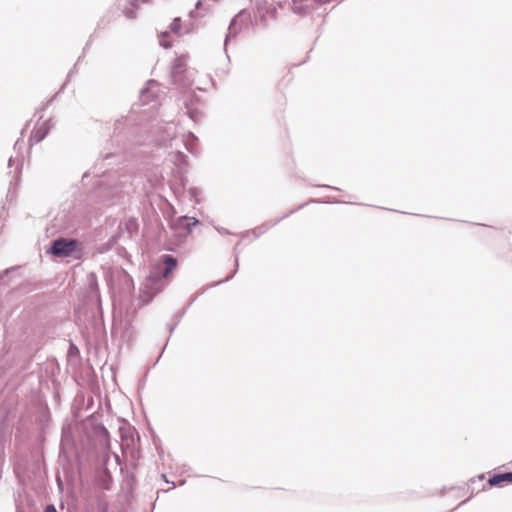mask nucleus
Masks as SVG:
<instances>
[{"mask_svg": "<svg viewBox=\"0 0 512 512\" xmlns=\"http://www.w3.org/2000/svg\"><path fill=\"white\" fill-rule=\"evenodd\" d=\"M47 253L58 258L70 257L74 260H81L84 254V246L77 239L59 237L51 241Z\"/></svg>", "mask_w": 512, "mask_h": 512, "instance_id": "f257e3e1", "label": "nucleus"}, {"mask_svg": "<svg viewBox=\"0 0 512 512\" xmlns=\"http://www.w3.org/2000/svg\"><path fill=\"white\" fill-rule=\"evenodd\" d=\"M164 279L158 270L151 271L146 277L140 289V299L143 303H149L153 297L164 288Z\"/></svg>", "mask_w": 512, "mask_h": 512, "instance_id": "f03ea898", "label": "nucleus"}, {"mask_svg": "<svg viewBox=\"0 0 512 512\" xmlns=\"http://www.w3.org/2000/svg\"><path fill=\"white\" fill-rule=\"evenodd\" d=\"M193 75V71L187 68L185 56H180L174 60L171 78L175 85L179 87L190 86L193 82Z\"/></svg>", "mask_w": 512, "mask_h": 512, "instance_id": "7ed1b4c3", "label": "nucleus"}, {"mask_svg": "<svg viewBox=\"0 0 512 512\" xmlns=\"http://www.w3.org/2000/svg\"><path fill=\"white\" fill-rule=\"evenodd\" d=\"M251 22V14L248 10L243 9L241 10L230 22L228 27V33L225 38V46L227 45L228 41L232 38H235L239 31L243 28L248 26V24Z\"/></svg>", "mask_w": 512, "mask_h": 512, "instance_id": "20e7f679", "label": "nucleus"}, {"mask_svg": "<svg viewBox=\"0 0 512 512\" xmlns=\"http://www.w3.org/2000/svg\"><path fill=\"white\" fill-rule=\"evenodd\" d=\"M159 84L155 80H149L140 92V98L143 104L155 101L158 96Z\"/></svg>", "mask_w": 512, "mask_h": 512, "instance_id": "39448f33", "label": "nucleus"}, {"mask_svg": "<svg viewBox=\"0 0 512 512\" xmlns=\"http://www.w3.org/2000/svg\"><path fill=\"white\" fill-rule=\"evenodd\" d=\"M138 227L139 224L137 219L134 217H130L126 219L124 223H120L118 228V235L114 236L113 239H115L116 237L120 238L125 235L127 238L130 239L133 236V234H135L138 231Z\"/></svg>", "mask_w": 512, "mask_h": 512, "instance_id": "423d86ee", "label": "nucleus"}, {"mask_svg": "<svg viewBox=\"0 0 512 512\" xmlns=\"http://www.w3.org/2000/svg\"><path fill=\"white\" fill-rule=\"evenodd\" d=\"M149 0H119V6H124L122 9L123 14L128 19H135V9L139 7V3H146Z\"/></svg>", "mask_w": 512, "mask_h": 512, "instance_id": "0eeeda50", "label": "nucleus"}, {"mask_svg": "<svg viewBox=\"0 0 512 512\" xmlns=\"http://www.w3.org/2000/svg\"><path fill=\"white\" fill-rule=\"evenodd\" d=\"M164 267L158 268V272L162 275V277L167 278L168 275L172 272V270L177 265V260L172 255H163L162 256Z\"/></svg>", "mask_w": 512, "mask_h": 512, "instance_id": "6e6552de", "label": "nucleus"}, {"mask_svg": "<svg viewBox=\"0 0 512 512\" xmlns=\"http://www.w3.org/2000/svg\"><path fill=\"white\" fill-rule=\"evenodd\" d=\"M87 286L89 289L90 297L93 299H100V292H99V286L97 281V276L95 273H89L87 275Z\"/></svg>", "mask_w": 512, "mask_h": 512, "instance_id": "1a4fd4ad", "label": "nucleus"}, {"mask_svg": "<svg viewBox=\"0 0 512 512\" xmlns=\"http://www.w3.org/2000/svg\"><path fill=\"white\" fill-rule=\"evenodd\" d=\"M504 482H512V472L497 473L488 479L490 486H499Z\"/></svg>", "mask_w": 512, "mask_h": 512, "instance_id": "9d476101", "label": "nucleus"}, {"mask_svg": "<svg viewBox=\"0 0 512 512\" xmlns=\"http://www.w3.org/2000/svg\"><path fill=\"white\" fill-rule=\"evenodd\" d=\"M176 224L180 227H185L186 232H191V227L199 224V220L195 217L181 216L176 220Z\"/></svg>", "mask_w": 512, "mask_h": 512, "instance_id": "9b49d317", "label": "nucleus"}, {"mask_svg": "<svg viewBox=\"0 0 512 512\" xmlns=\"http://www.w3.org/2000/svg\"><path fill=\"white\" fill-rule=\"evenodd\" d=\"M301 207H302V206L297 207V210H298V209H300ZM295 211H296V209L291 210L288 214H285V215L282 217V219H283V218H285V217H287L289 214L294 213ZM280 220H281V218H280V219H277V220H275V221L267 222V223L263 224L262 226H259V227L255 228V229L253 230V233H254V234H255V236L257 237V236H259V235L263 234L265 231H267V230H268L269 228H271L272 226L276 225Z\"/></svg>", "mask_w": 512, "mask_h": 512, "instance_id": "f8f14e48", "label": "nucleus"}, {"mask_svg": "<svg viewBox=\"0 0 512 512\" xmlns=\"http://www.w3.org/2000/svg\"><path fill=\"white\" fill-rule=\"evenodd\" d=\"M170 32L180 36L182 34L188 33L189 28L185 26V28L182 27V21L181 18L176 17L174 18L173 22L170 24Z\"/></svg>", "mask_w": 512, "mask_h": 512, "instance_id": "ddd939ff", "label": "nucleus"}, {"mask_svg": "<svg viewBox=\"0 0 512 512\" xmlns=\"http://www.w3.org/2000/svg\"><path fill=\"white\" fill-rule=\"evenodd\" d=\"M159 140L161 142H165L166 140H175V125L173 122H170L165 126L164 134L161 136Z\"/></svg>", "mask_w": 512, "mask_h": 512, "instance_id": "4468645a", "label": "nucleus"}, {"mask_svg": "<svg viewBox=\"0 0 512 512\" xmlns=\"http://www.w3.org/2000/svg\"><path fill=\"white\" fill-rule=\"evenodd\" d=\"M128 121H129L128 118L116 120V122L114 124V135L116 137L120 136L121 134H123L125 132V130L127 128Z\"/></svg>", "mask_w": 512, "mask_h": 512, "instance_id": "2eb2a0df", "label": "nucleus"}, {"mask_svg": "<svg viewBox=\"0 0 512 512\" xmlns=\"http://www.w3.org/2000/svg\"><path fill=\"white\" fill-rule=\"evenodd\" d=\"M171 161L177 165L182 166L186 164V155L179 150L170 153Z\"/></svg>", "mask_w": 512, "mask_h": 512, "instance_id": "dca6fc26", "label": "nucleus"}, {"mask_svg": "<svg viewBox=\"0 0 512 512\" xmlns=\"http://www.w3.org/2000/svg\"><path fill=\"white\" fill-rule=\"evenodd\" d=\"M47 134H48V128L40 127L34 133L33 138L35 139L36 142H40L46 137Z\"/></svg>", "mask_w": 512, "mask_h": 512, "instance_id": "f3484780", "label": "nucleus"}, {"mask_svg": "<svg viewBox=\"0 0 512 512\" xmlns=\"http://www.w3.org/2000/svg\"><path fill=\"white\" fill-rule=\"evenodd\" d=\"M238 266H239L238 255L236 253L235 254V268H234L233 272L230 275H228L225 279L220 280L217 283L219 284V283L226 282V281H229L230 279H232L234 277V275L236 274L237 270H238Z\"/></svg>", "mask_w": 512, "mask_h": 512, "instance_id": "a211bd4d", "label": "nucleus"}, {"mask_svg": "<svg viewBox=\"0 0 512 512\" xmlns=\"http://www.w3.org/2000/svg\"><path fill=\"white\" fill-rule=\"evenodd\" d=\"M168 35V32H162L161 35H160V39H159V43L162 47L164 48H169L171 46L170 43H168L166 40H165V37Z\"/></svg>", "mask_w": 512, "mask_h": 512, "instance_id": "6ab92c4d", "label": "nucleus"}, {"mask_svg": "<svg viewBox=\"0 0 512 512\" xmlns=\"http://www.w3.org/2000/svg\"><path fill=\"white\" fill-rule=\"evenodd\" d=\"M182 142L185 145L186 149L188 151H190L191 153H193L194 150H193V147H192L191 143L189 142V140L188 139L182 140Z\"/></svg>", "mask_w": 512, "mask_h": 512, "instance_id": "aec40b11", "label": "nucleus"}, {"mask_svg": "<svg viewBox=\"0 0 512 512\" xmlns=\"http://www.w3.org/2000/svg\"><path fill=\"white\" fill-rule=\"evenodd\" d=\"M44 512H58L53 504L47 505Z\"/></svg>", "mask_w": 512, "mask_h": 512, "instance_id": "412c9836", "label": "nucleus"}, {"mask_svg": "<svg viewBox=\"0 0 512 512\" xmlns=\"http://www.w3.org/2000/svg\"><path fill=\"white\" fill-rule=\"evenodd\" d=\"M123 180H120L118 184H114V187L116 188V186H125L126 183L128 182V177L127 176H123Z\"/></svg>", "mask_w": 512, "mask_h": 512, "instance_id": "4be33fe9", "label": "nucleus"}, {"mask_svg": "<svg viewBox=\"0 0 512 512\" xmlns=\"http://www.w3.org/2000/svg\"><path fill=\"white\" fill-rule=\"evenodd\" d=\"M191 196H196L197 192H198V189L197 188H190L189 190Z\"/></svg>", "mask_w": 512, "mask_h": 512, "instance_id": "5701e85b", "label": "nucleus"}, {"mask_svg": "<svg viewBox=\"0 0 512 512\" xmlns=\"http://www.w3.org/2000/svg\"><path fill=\"white\" fill-rule=\"evenodd\" d=\"M201 5H202V1H201V0H198V1L196 2L195 8H196V9H199V8L201 7Z\"/></svg>", "mask_w": 512, "mask_h": 512, "instance_id": "b1692460", "label": "nucleus"}, {"mask_svg": "<svg viewBox=\"0 0 512 512\" xmlns=\"http://www.w3.org/2000/svg\"><path fill=\"white\" fill-rule=\"evenodd\" d=\"M111 156H112V154L107 153V154H105V155L103 156V160H107V159H109Z\"/></svg>", "mask_w": 512, "mask_h": 512, "instance_id": "393cba45", "label": "nucleus"}, {"mask_svg": "<svg viewBox=\"0 0 512 512\" xmlns=\"http://www.w3.org/2000/svg\"><path fill=\"white\" fill-rule=\"evenodd\" d=\"M9 272V270H5L3 273H0V280Z\"/></svg>", "mask_w": 512, "mask_h": 512, "instance_id": "a878e982", "label": "nucleus"}, {"mask_svg": "<svg viewBox=\"0 0 512 512\" xmlns=\"http://www.w3.org/2000/svg\"><path fill=\"white\" fill-rule=\"evenodd\" d=\"M188 137L191 138L192 141L196 140L195 136L192 133H189Z\"/></svg>", "mask_w": 512, "mask_h": 512, "instance_id": "bb28decb", "label": "nucleus"}, {"mask_svg": "<svg viewBox=\"0 0 512 512\" xmlns=\"http://www.w3.org/2000/svg\"><path fill=\"white\" fill-rule=\"evenodd\" d=\"M220 233H223V234H227V230L222 228V229H217Z\"/></svg>", "mask_w": 512, "mask_h": 512, "instance_id": "cd10ccee", "label": "nucleus"}, {"mask_svg": "<svg viewBox=\"0 0 512 512\" xmlns=\"http://www.w3.org/2000/svg\"><path fill=\"white\" fill-rule=\"evenodd\" d=\"M103 184H105V185H109L108 183H106V182H104V181H100V185H103Z\"/></svg>", "mask_w": 512, "mask_h": 512, "instance_id": "c85d7f7f", "label": "nucleus"}, {"mask_svg": "<svg viewBox=\"0 0 512 512\" xmlns=\"http://www.w3.org/2000/svg\"><path fill=\"white\" fill-rule=\"evenodd\" d=\"M12 161H13V160H12V158H10V159H9V166H11V165H12Z\"/></svg>", "mask_w": 512, "mask_h": 512, "instance_id": "c756f323", "label": "nucleus"}]
</instances>
